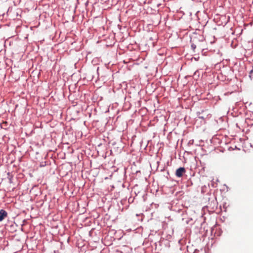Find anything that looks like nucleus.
I'll return each mask as SVG.
<instances>
[{"mask_svg":"<svg viewBox=\"0 0 253 253\" xmlns=\"http://www.w3.org/2000/svg\"><path fill=\"white\" fill-rule=\"evenodd\" d=\"M185 172V169L184 168H179L176 170L175 175L177 177H180Z\"/></svg>","mask_w":253,"mask_h":253,"instance_id":"1","label":"nucleus"},{"mask_svg":"<svg viewBox=\"0 0 253 253\" xmlns=\"http://www.w3.org/2000/svg\"><path fill=\"white\" fill-rule=\"evenodd\" d=\"M7 216V212L4 210H0V221L3 220Z\"/></svg>","mask_w":253,"mask_h":253,"instance_id":"2","label":"nucleus"},{"mask_svg":"<svg viewBox=\"0 0 253 253\" xmlns=\"http://www.w3.org/2000/svg\"><path fill=\"white\" fill-rule=\"evenodd\" d=\"M191 47H192V49L193 50H194L196 48V45L193 44L191 45Z\"/></svg>","mask_w":253,"mask_h":253,"instance_id":"3","label":"nucleus"},{"mask_svg":"<svg viewBox=\"0 0 253 253\" xmlns=\"http://www.w3.org/2000/svg\"><path fill=\"white\" fill-rule=\"evenodd\" d=\"M11 223H12L11 225H10L11 226H13L14 224H16L15 222H10Z\"/></svg>","mask_w":253,"mask_h":253,"instance_id":"4","label":"nucleus"}]
</instances>
